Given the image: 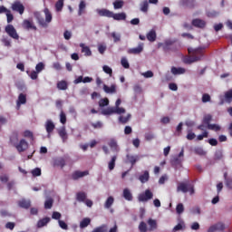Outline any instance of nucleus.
Wrapping results in <instances>:
<instances>
[{
    "label": "nucleus",
    "instance_id": "58836bf2",
    "mask_svg": "<svg viewBox=\"0 0 232 232\" xmlns=\"http://www.w3.org/2000/svg\"><path fill=\"white\" fill-rule=\"evenodd\" d=\"M211 119H213V116H211V114H207L204 116L203 118V124H207V127L209 126V122H211Z\"/></svg>",
    "mask_w": 232,
    "mask_h": 232
},
{
    "label": "nucleus",
    "instance_id": "e2e57ef3",
    "mask_svg": "<svg viewBox=\"0 0 232 232\" xmlns=\"http://www.w3.org/2000/svg\"><path fill=\"white\" fill-rule=\"evenodd\" d=\"M190 228L193 231H198V229H200V224H198V222H194V223H192Z\"/></svg>",
    "mask_w": 232,
    "mask_h": 232
},
{
    "label": "nucleus",
    "instance_id": "603ef678",
    "mask_svg": "<svg viewBox=\"0 0 232 232\" xmlns=\"http://www.w3.org/2000/svg\"><path fill=\"white\" fill-rule=\"evenodd\" d=\"M149 4L148 1H144L140 4V11L141 12H148Z\"/></svg>",
    "mask_w": 232,
    "mask_h": 232
},
{
    "label": "nucleus",
    "instance_id": "f257e3e1",
    "mask_svg": "<svg viewBox=\"0 0 232 232\" xmlns=\"http://www.w3.org/2000/svg\"><path fill=\"white\" fill-rule=\"evenodd\" d=\"M188 53H192V55L189 58H188L185 62L188 64H191V63H197L202 59L204 55V49H188Z\"/></svg>",
    "mask_w": 232,
    "mask_h": 232
},
{
    "label": "nucleus",
    "instance_id": "20e7f679",
    "mask_svg": "<svg viewBox=\"0 0 232 232\" xmlns=\"http://www.w3.org/2000/svg\"><path fill=\"white\" fill-rule=\"evenodd\" d=\"M102 115H112V113H116L117 115H122V113H126V109L122 107H108L102 111Z\"/></svg>",
    "mask_w": 232,
    "mask_h": 232
},
{
    "label": "nucleus",
    "instance_id": "4468645a",
    "mask_svg": "<svg viewBox=\"0 0 232 232\" xmlns=\"http://www.w3.org/2000/svg\"><path fill=\"white\" fill-rule=\"evenodd\" d=\"M89 175V172L88 170H85V171H75L72 173V179L73 180H78V179H82V177H86Z\"/></svg>",
    "mask_w": 232,
    "mask_h": 232
},
{
    "label": "nucleus",
    "instance_id": "3c124183",
    "mask_svg": "<svg viewBox=\"0 0 232 232\" xmlns=\"http://www.w3.org/2000/svg\"><path fill=\"white\" fill-rule=\"evenodd\" d=\"M225 99L227 102H231L232 100V89L225 93Z\"/></svg>",
    "mask_w": 232,
    "mask_h": 232
},
{
    "label": "nucleus",
    "instance_id": "72a5a7b5",
    "mask_svg": "<svg viewBox=\"0 0 232 232\" xmlns=\"http://www.w3.org/2000/svg\"><path fill=\"white\" fill-rule=\"evenodd\" d=\"M76 198H77L78 202H85L86 193L85 192H78L76 195Z\"/></svg>",
    "mask_w": 232,
    "mask_h": 232
},
{
    "label": "nucleus",
    "instance_id": "bf43d9fd",
    "mask_svg": "<svg viewBox=\"0 0 232 232\" xmlns=\"http://www.w3.org/2000/svg\"><path fill=\"white\" fill-rule=\"evenodd\" d=\"M141 75L145 77V79H150L151 77H153V72L147 71L146 72H142Z\"/></svg>",
    "mask_w": 232,
    "mask_h": 232
},
{
    "label": "nucleus",
    "instance_id": "b1692460",
    "mask_svg": "<svg viewBox=\"0 0 232 232\" xmlns=\"http://www.w3.org/2000/svg\"><path fill=\"white\" fill-rule=\"evenodd\" d=\"M61 139H63V142H66L68 140V134L66 133V128L63 127L58 131Z\"/></svg>",
    "mask_w": 232,
    "mask_h": 232
},
{
    "label": "nucleus",
    "instance_id": "bb28decb",
    "mask_svg": "<svg viewBox=\"0 0 232 232\" xmlns=\"http://www.w3.org/2000/svg\"><path fill=\"white\" fill-rule=\"evenodd\" d=\"M113 202H115V198H113L112 196H110L104 203L105 209H110V208L113 206Z\"/></svg>",
    "mask_w": 232,
    "mask_h": 232
},
{
    "label": "nucleus",
    "instance_id": "2f4dec72",
    "mask_svg": "<svg viewBox=\"0 0 232 232\" xmlns=\"http://www.w3.org/2000/svg\"><path fill=\"white\" fill-rule=\"evenodd\" d=\"M84 10H86V2L82 0L79 5L78 15H82V14L84 13Z\"/></svg>",
    "mask_w": 232,
    "mask_h": 232
},
{
    "label": "nucleus",
    "instance_id": "864d4df0",
    "mask_svg": "<svg viewBox=\"0 0 232 232\" xmlns=\"http://www.w3.org/2000/svg\"><path fill=\"white\" fill-rule=\"evenodd\" d=\"M5 15L7 17V23H12L14 21V14H12V11L8 10L7 13H5Z\"/></svg>",
    "mask_w": 232,
    "mask_h": 232
},
{
    "label": "nucleus",
    "instance_id": "774afa93",
    "mask_svg": "<svg viewBox=\"0 0 232 232\" xmlns=\"http://www.w3.org/2000/svg\"><path fill=\"white\" fill-rule=\"evenodd\" d=\"M1 217H12V214L8 210L2 209L0 210Z\"/></svg>",
    "mask_w": 232,
    "mask_h": 232
},
{
    "label": "nucleus",
    "instance_id": "0e129e2a",
    "mask_svg": "<svg viewBox=\"0 0 232 232\" xmlns=\"http://www.w3.org/2000/svg\"><path fill=\"white\" fill-rule=\"evenodd\" d=\"M211 101V96L208 93L203 94L202 102H209Z\"/></svg>",
    "mask_w": 232,
    "mask_h": 232
},
{
    "label": "nucleus",
    "instance_id": "423d86ee",
    "mask_svg": "<svg viewBox=\"0 0 232 232\" xmlns=\"http://www.w3.org/2000/svg\"><path fill=\"white\" fill-rule=\"evenodd\" d=\"M153 198V192L150 189H146L144 193H141L138 197L139 202H148Z\"/></svg>",
    "mask_w": 232,
    "mask_h": 232
},
{
    "label": "nucleus",
    "instance_id": "f8f14e48",
    "mask_svg": "<svg viewBox=\"0 0 232 232\" xmlns=\"http://www.w3.org/2000/svg\"><path fill=\"white\" fill-rule=\"evenodd\" d=\"M23 26L25 30H37V27L34 25V21L32 20H24Z\"/></svg>",
    "mask_w": 232,
    "mask_h": 232
},
{
    "label": "nucleus",
    "instance_id": "9b49d317",
    "mask_svg": "<svg viewBox=\"0 0 232 232\" xmlns=\"http://www.w3.org/2000/svg\"><path fill=\"white\" fill-rule=\"evenodd\" d=\"M226 227H224V224L222 223H218L216 225L211 226L208 232H217V231H224Z\"/></svg>",
    "mask_w": 232,
    "mask_h": 232
},
{
    "label": "nucleus",
    "instance_id": "0eeeda50",
    "mask_svg": "<svg viewBox=\"0 0 232 232\" xmlns=\"http://www.w3.org/2000/svg\"><path fill=\"white\" fill-rule=\"evenodd\" d=\"M11 8L14 12H18L20 15H23L24 14V5H23V3H21V1H14L12 4Z\"/></svg>",
    "mask_w": 232,
    "mask_h": 232
},
{
    "label": "nucleus",
    "instance_id": "79ce46f5",
    "mask_svg": "<svg viewBox=\"0 0 232 232\" xmlns=\"http://www.w3.org/2000/svg\"><path fill=\"white\" fill-rule=\"evenodd\" d=\"M113 6L115 10H119L124 6V2L122 0H118L113 3Z\"/></svg>",
    "mask_w": 232,
    "mask_h": 232
},
{
    "label": "nucleus",
    "instance_id": "a211bd4d",
    "mask_svg": "<svg viewBox=\"0 0 232 232\" xmlns=\"http://www.w3.org/2000/svg\"><path fill=\"white\" fill-rule=\"evenodd\" d=\"M108 144H109L111 150H112V151H116V153L119 152L120 149H119V145L117 144V140L111 139L109 140Z\"/></svg>",
    "mask_w": 232,
    "mask_h": 232
},
{
    "label": "nucleus",
    "instance_id": "37998d69",
    "mask_svg": "<svg viewBox=\"0 0 232 232\" xmlns=\"http://www.w3.org/2000/svg\"><path fill=\"white\" fill-rule=\"evenodd\" d=\"M106 231H108V226L102 225L101 227L94 228L92 232H106Z\"/></svg>",
    "mask_w": 232,
    "mask_h": 232
},
{
    "label": "nucleus",
    "instance_id": "6e6552de",
    "mask_svg": "<svg viewBox=\"0 0 232 232\" xmlns=\"http://www.w3.org/2000/svg\"><path fill=\"white\" fill-rule=\"evenodd\" d=\"M5 32L13 39H16V40L19 39V34H17V31L15 30V27H14V25L12 24L6 25Z\"/></svg>",
    "mask_w": 232,
    "mask_h": 232
},
{
    "label": "nucleus",
    "instance_id": "4be33fe9",
    "mask_svg": "<svg viewBox=\"0 0 232 232\" xmlns=\"http://www.w3.org/2000/svg\"><path fill=\"white\" fill-rule=\"evenodd\" d=\"M147 39L148 41H150V43H155V41H157V33L155 32V30H150L147 34Z\"/></svg>",
    "mask_w": 232,
    "mask_h": 232
},
{
    "label": "nucleus",
    "instance_id": "f03ea898",
    "mask_svg": "<svg viewBox=\"0 0 232 232\" xmlns=\"http://www.w3.org/2000/svg\"><path fill=\"white\" fill-rule=\"evenodd\" d=\"M12 144L15 146L17 151L19 153H23V151H26L28 150V142L24 140H21L19 143H17L18 138L17 134H14L10 139Z\"/></svg>",
    "mask_w": 232,
    "mask_h": 232
},
{
    "label": "nucleus",
    "instance_id": "49530a36",
    "mask_svg": "<svg viewBox=\"0 0 232 232\" xmlns=\"http://www.w3.org/2000/svg\"><path fill=\"white\" fill-rule=\"evenodd\" d=\"M108 104H110V100H108V98L102 99L99 102L100 108H104V106H108Z\"/></svg>",
    "mask_w": 232,
    "mask_h": 232
},
{
    "label": "nucleus",
    "instance_id": "6ab92c4d",
    "mask_svg": "<svg viewBox=\"0 0 232 232\" xmlns=\"http://www.w3.org/2000/svg\"><path fill=\"white\" fill-rule=\"evenodd\" d=\"M139 180L141 182V184H145V182H148V180H150V172L148 170H145L143 174L140 175Z\"/></svg>",
    "mask_w": 232,
    "mask_h": 232
},
{
    "label": "nucleus",
    "instance_id": "412c9836",
    "mask_svg": "<svg viewBox=\"0 0 232 232\" xmlns=\"http://www.w3.org/2000/svg\"><path fill=\"white\" fill-rule=\"evenodd\" d=\"M147 224L149 226V231H155L157 229V220L149 218Z\"/></svg>",
    "mask_w": 232,
    "mask_h": 232
},
{
    "label": "nucleus",
    "instance_id": "09e8293b",
    "mask_svg": "<svg viewBox=\"0 0 232 232\" xmlns=\"http://www.w3.org/2000/svg\"><path fill=\"white\" fill-rule=\"evenodd\" d=\"M44 63L43 62H40L36 66H35V70L37 72V73H41V72H43V70H44Z\"/></svg>",
    "mask_w": 232,
    "mask_h": 232
},
{
    "label": "nucleus",
    "instance_id": "69168bd1",
    "mask_svg": "<svg viewBox=\"0 0 232 232\" xmlns=\"http://www.w3.org/2000/svg\"><path fill=\"white\" fill-rule=\"evenodd\" d=\"M14 227H15V223H14V222H7L5 224L6 229H10L11 231H13Z\"/></svg>",
    "mask_w": 232,
    "mask_h": 232
},
{
    "label": "nucleus",
    "instance_id": "680f3d73",
    "mask_svg": "<svg viewBox=\"0 0 232 232\" xmlns=\"http://www.w3.org/2000/svg\"><path fill=\"white\" fill-rule=\"evenodd\" d=\"M58 224H59V226H60V227H61L62 229H65V230L68 229V225L66 224V222H64V221L59 219V220H58Z\"/></svg>",
    "mask_w": 232,
    "mask_h": 232
},
{
    "label": "nucleus",
    "instance_id": "7c9ffc66",
    "mask_svg": "<svg viewBox=\"0 0 232 232\" xmlns=\"http://www.w3.org/2000/svg\"><path fill=\"white\" fill-rule=\"evenodd\" d=\"M116 160H117V156H112L111 160L109 161L108 168H109L110 171H112V169H115Z\"/></svg>",
    "mask_w": 232,
    "mask_h": 232
},
{
    "label": "nucleus",
    "instance_id": "338daca9",
    "mask_svg": "<svg viewBox=\"0 0 232 232\" xmlns=\"http://www.w3.org/2000/svg\"><path fill=\"white\" fill-rule=\"evenodd\" d=\"M192 215H200V208L198 207H194L191 209Z\"/></svg>",
    "mask_w": 232,
    "mask_h": 232
},
{
    "label": "nucleus",
    "instance_id": "f3484780",
    "mask_svg": "<svg viewBox=\"0 0 232 232\" xmlns=\"http://www.w3.org/2000/svg\"><path fill=\"white\" fill-rule=\"evenodd\" d=\"M114 21H126V13H112V15L111 16Z\"/></svg>",
    "mask_w": 232,
    "mask_h": 232
},
{
    "label": "nucleus",
    "instance_id": "c03bdc74",
    "mask_svg": "<svg viewBox=\"0 0 232 232\" xmlns=\"http://www.w3.org/2000/svg\"><path fill=\"white\" fill-rule=\"evenodd\" d=\"M207 128L208 130H211L212 131H220L221 130L218 124H208Z\"/></svg>",
    "mask_w": 232,
    "mask_h": 232
},
{
    "label": "nucleus",
    "instance_id": "6e6d98bb",
    "mask_svg": "<svg viewBox=\"0 0 232 232\" xmlns=\"http://www.w3.org/2000/svg\"><path fill=\"white\" fill-rule=\"evenodd\" d=\"M33 177H41V169L36 168L32 170Z\"/></svg>",
    "mask_w": 232,
    "mask_h": 232
},
{
    "label": "nucleus",
    "instance_id": "e433bc0d",
    "mask_svg": "<svg viewBox=\"0 0 232 232\" xmlns=\"http://www.w3.org/2000/svg\"><path fill=\"white\" fill-rule=\"evenodd\" d=\"M123 197L126 200H132V198H133V196L131 195V192L128 188H125L123 190Z\"/></svg>",
    "mask_w": 232,
    "mask_h": 232
},
{
    "label": "nucleus",
    "instance_id": "f704fd0d",
    "mask_svg": "<svg viewBox=\"0 0 232 232\" xmlns=\"http://www.w3.org/2000/svg\"><path fill=\"white\" fill-rule=\"evenodd\" d=\"M127 160H129V162H130L131 166H134L135 162H137V160H139V156H133V155H127Z\"/></svg>",
    "mask_w": 232,
    "mask_h": 232
},
{
    "label": "nucleus",
    "instance_id": "ea45409f",
    "mask_svg": "<svg viewBox=\"0 0 232 232\" xmlns=\"http://www.w3.org/2000/svg\"><path fill=\"white\" fill-rule=\"evenodd\" d=\"M130 119H131V114H128L127 116H120L119 117V121H120V122H121V124H126V122H128V121H130Z\"/></svg>",
    "mask_w": 232,
    "mask_h": 232
},
{
    "label": "nucleus",
    "instance_id": "cd10ccee",
    "mask_svg": "<svg viewBox=\"0 0 232 232\" xmlns=\"http://www.w3.org/2000/svg\"><path fill=\"white\" fill-rule=\"evenodd\" d=\"M92 222V219L90 218H85L80 222V227L81 229H84V227H88Z\"/></svg>",
    "mask_w": 232,
    "mask_h": 232
},
{
    "label": "nucleus",
    "instance_id": "13d9d810",
    "mask_svg": "<svg viewBox=\"0 0 232 232\" xmlns=\"http://www.w3.org/2000/svg\"><path fill=\"white\" fill-rule=\"evenodd\" d=\"M102 68H103V72L105 73H108L109 75H111L113 73V71L111 70V67H110L108 65H104Z\"/></svg>",
    "mask_w": 232,
    "mask_h": 232
},
{
    "label": "nucleus",
    "instance_id": "dca6fc26",
    "mask_svg": "<svg viewBox=\"0 0 232 232\" xmlns=\"http://www.w3.org/2000/svg\"><path fill=\"white\" fill-rule=\"evenodd\" d=\"M103 91L105 93H117V85L112 84L111 87H109L106 84H103Z\"/></svg>",
    "mask_w": 232,
    "mask_h": 232
},
{
    "label": "nucleus",
    "instance_id": "2eb2a0df",
    "mask_svg": "<svg viewBox=\"0 0 232 232\" xmlns=\"http://www.w3.org/2000/svg\"><path fill=\"white\" fill-rule=\"evenodd\" d=\"M80 48H82V53H84L86 57H92V50L90 47L84 44H80Z\"/></svg>",
    "mask_w": 232,
    "mask_h": 232
},
{
    "label": "nucleus",
    "instance_id": "c9c22d12",
    "mask_svg": "<svg viewBox=\"0 0 232 232\" xmlns=\"http://www.w3.org/2000/svg\"><path fill=\"white\" fill-rule=\"evenodd\" d=\"M139 231L140 232H148L150 231V229L148 228V225L146 224V222L141 221L139 225Z\"/></svg>",
    "mask_w": 232,
    "mask_h": 232
},
{
    "label": "nucleus",
    "instance_id": "5fc2aeb1",
    "mask_svg": "<svg viewBox=\"0 0 232 232\" xmlns=\"http://www.w3.org/2000/svg\"><path fill=\"white\" fill-rule=\"evenodd\" d=\"M121 66H123V68H130V63L128 62V59H126V57L121 58Z\"/></svg>",
    "mask_w": 232,
    "mask_h": 232
},
{
    "label": "nucleus",
    "instance_id": "7ed1b4c3",
    "mask_svg": "<svg viewBox=\"0 0 232 232\" xmlns=\"http://www.w3.org/2000/svg\"><path fill=\"white\" fill-rule=\"evenodd\" d=\"M44 14L45 15V21L40 13L34 14V15H35L39 24H41V26H46V23H52V13H50V10H48V8H45L44 10Z\"/></svg>",
    "mask_w": 232,
    "mask_h": 232
},
{
    "label": "nucleus",
    "instance_id": "1a4fd4ad",
    "mask_svg": "<svg viewBox=\"0 0 232 232\" xmlns=\"http://www.w3.org/2000/svg\"><path fill=\"white\" fill-rule=\"evenodd\" d=\"M45 130L47 131V139H51L52 132L55 130V124L52 120H47L45 122Z\"/></svg>",
    "mask_w": 232,
    "mask_h": 232
},
{
    "label": "nucleus",
    "instance_id": "c756f323",
    "mask_svg": "<svg viewBox=\"0 0 232 232\" xmlns=\"http://www.w3.org/2000/svg\"><path fill=\"white\" fill-rule=\"evenodd\" d=\"M50 220V218H44L43 219H40L37 223V227H44V226H46V224H48Z\"/></svg>",
    "mask_w": 232,
    "mask_h": 232
},
{
    "label": "nucleus",
    "instance_id": "a19ab883",
    "mask_svg": "<svg viewBox=\"0 0 232 232\" xmlns=\"http://www.w3.org/2000/svg\"><path fill=\"white\" fill-rule=\"evenodd\" d=\"M52 206H53V198H47L44 202L45 209H52Z\"/></svg>",
    "mask_w": 232,
    "mask_h": 232
},
{
    "label": "nucleus",
    "instance_id": "a18cd8bd",
    "mask_svg": "<svg viewBox=\"0 0 232 232\" xmlns=\"http://www.w3.org/2000/svg\"><path fill=\"white\" fill-rule=\"evenodd\" d=\"M176 212L178 215H182L184 213V204L179 203L176 207Z\"/></svg>",
    "mask_w": 232,
    "mask_h": 232
},
{
    "label": "nucleus",
    "instance_id": "473e14b6",
    "mask_svg": "<svg viewBox=\"0 0 232 232\" xmlns=\"http://www.w3.org/2000/svg\"><path fill=\"white\" fill-rule=\"evenodd\" d=\"M58 90H68V82L66 81H60L57 82Z\"/></svg>",
    "mask_w": 232,
    "mask_h": 232
},
{
    "label": "nucleus",
    "instance_id": "c85d7f7f",
    "mask_svg": "<svg viewBox=\"0 0 232 232\" xmlns=\"http://www.w3.org/2000/svg\"><path fill=\"white\" fill-rule=\"evenodd\" d=\"M21 104H26V95L20 93L17 100V108L21 106Z\"/></svg>",
    "mask_w": 232,
    "mask_h": 232
},
{
    "label": "nucleus",
    "instance_id": "4d7b16f0",
    "mask_svg": "<svg viewBox=\"0 0 232 232\" xmlns=\"http://www.w3.org/2000/svg\"><path fill=\"white\" fill-rule=\"evenodd\" d=\"M60 121L62 124H66V114L63 111L60 113Z\"/></svg>",
    "mask_w": 232,
    "mask_h": 232
},
{
    "label": "nucleus",
    "instance_id": "a878e982",
    "mask_svg": "<svg viewBox=\"0 0 232 232\" xmlns=\"http://www.w3.org/2000/svg\"><path fill=\"white\" fill-rule=\"evenodd\" d=\"M54 164L60 168H64L66 166V160L64 158H57L54 160Z\"/></svg>",
    "mask_w": 232,
    "mask_h": 232
},
{
    "label": "nucleus",
    "instance_id": "39448f33",
    "mask_svg": "<svg viewBox=\"0 0 232 232\" xmlns=\"http://www.w3.org/2000/svg\"><path fill=\"white\" fill-rule=\"evenodd\" d=\"M177 191H181L182 193H188V191L190 195H195V188H193V185H191L190 183H179Z\"/></svg>",
    "mask_w": 232,
    "mask_h": 232
},
{
    "label": "nucleus",
    "instance_id": "9d476101",
    "mask_svg": "<svg viewBox=\"0 0 232 232\" xmlns=\"http://www.w3.org/2000/svg\"><path fill=\"white\" fill-rule=\"evenodd\" d=\"M144 52V44L140 43L137 47L130 48L128 50V53L132 55H139V53H142Z\"/></svg>",
    "mask_w": 232,
    "mask_h": 232
},
{
    "label": "nucleus",
    "instance_id": "ddd939ff",
    "mask_svg": "<svg viewBox=\"0 0 232 232\" xmlns=\"http://www.w3.org/2000/svg\"><path fill=\"white\" fill-rule=\"evenodd\" d=\"M96 12L101 17H111L113 15V12L108 9H97Z\"/></svg>",
    "mask_w": 232,
    "mask_h": 232
},
{
    "label": "nucleus",
    "instance_id": "de8ad7c7",
    "mask_svg": "<svg viewBox=\"0 0 232 232\" xmlns=\"http://www.w3.org/2000/svg\"><path fill=\"white\" fill-rule=\"evenodd\" d=\"M114 43H119L121 41V34L113 32L111 34Z\"/></svg>",
    "mask_w": 232,
    "mask_h": 232
},
{
    "label": "nucleus",
    "instance_id": "aec40b11",
    "mask_svg": "<svg viewBox=\"0 0 232 232\" xmlns=\"http://www.w3.org/2000/svg\"><path fill=\"white\" fill-rule=\"evenodd\" d=\"M171 73L173 75H182L184 73H186V69L182 68V67H172L171 68Z\"/></svg>",
    "mask_w": 232,
    "mask_h": 232
},
{
    "label": "nucleus",
    "instance_id": "4c0bfd02",
    "mask_svg": "<svg viewBox=\"0 0 232 232\" xmlns=\"http://www.w3.org/2000/svg\"><path fill=\"white\" fill-rule=\"evenodd\" d=\"M63 6H64V1L58 0L55 4L56 12H63Z\"/></svg>",
    "mask_w": 232,
    "mask_h": 232
},
{
    "label": "nucleus",
    "instance_id": "5701e85b",
    "mask_svg": "<svg viewBox=\"0 0 232 232\" xmlns=\"http://www.w3.org/2000/svg\"><path fill=\"white\" fill-rule=\"evenodd\" d=\"M193 26L197 28H204L206 26V21L200 19H195L192 21Z\"/></svg>",
    "mask_w": 232,
    "mask_h": 232
},
{
    "label": "nucleus",
    "instance_id": "052dcab7",
    "mask_svg": "<svg viewBox=\"0 0 232 232\" xmlns=\"http://www.w3.org/2000/svg\"><path fill=\"white\" fill-rule=\"evenodd\" d=\"M194 151L197 155H206V151H204V149L200 147L196 148Z\"/></svg>",
    "mask_w": 232,
    "mask_h": 232
},
{
    "label": "nucleus",
    "instance_id": "8fccbe9b",
    "mask_svg": "<svg viewBox=\"0 0 232 232\" xmlns=\"http://www.w3.org/2000/svg\"><path fill=\"white\" fill-rule=\"evenodd\" d=\"M218 14H219L218 11H215V10H209L207 12V15L211 18L217 17Z\"/></svg>",
    "mask_w": 232,
    "mask_h": 232
},
{
    "label": "nucleus",
    "instance_id": "393cba45",
    "mask_svg": "<svg viewBox=\"0 0 232 232\" xmlns=\"http://www.w3.org/2000/svg\"><path fill=\"white\" fill-rule=\"evenodd\" d=\"M18 206L24 209H28V208L31 206V202L30 200L22 199L18 202Z\"/></svg>",
    "mask_w": 232,
    "mask_h": 232
}]
</instances>
